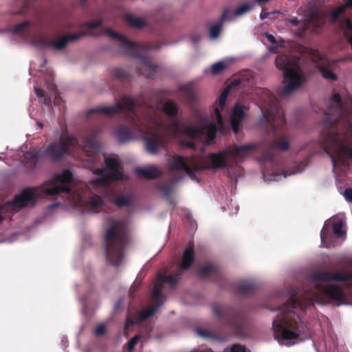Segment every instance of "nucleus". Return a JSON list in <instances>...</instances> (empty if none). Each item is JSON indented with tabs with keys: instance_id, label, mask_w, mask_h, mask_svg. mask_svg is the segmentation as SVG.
I'll return each instance as SVG.
<instances>
[{
	"instance_id": "cd10ccee",
	"label": "nucleus",
	"mask_w": 352,
	"mask_h": 352,
	"mask_svg": "<svg viewBox=\"0 0 352 352\" xmlns=\"http://www.w3.org/2000/svg\"><path fill=\"white\" fill-rule=\"evenodd\" d=\"M222 28L221 23L212 25L209 30L210 37L211 39H216L218 38Z\"/></svg>"
},
{
	"instance_id": "de8ad7c7",
	"label": "nucleus",
	"mask_w": 352,
	"mask_h": 352,
	"mask_svg": "<svg viewBox=\"0 0 352 352\" xmlns=\"http://www.w3.org/2000/svg\"><path fill=\"white\" fill-rule=\"evenodd\" d=\"M146 330L148 331H151V328H150L149 326L146 327Z\"/></svg>"
},
{
	"instance_id": "09e8293b",
	"label": "nucleus",
	"mask_w": 352,
	"mask_h": 352,
	"mask_svg": "<svg viewBox=\"0 0 352 352\" xmlns=\"http://www.w3.org/2000/svg\"><path fill=\"white\" fill-rule=\"evenodd\" d=\"M238 210H239V207H238V206H235V212H234V213H236Z\"/></svg>"
},
{
	"instance_id": "20e7f679",
	"label": "nucleus",
	"mask_w": 352,
	"mask_h": 352,
	"mask_svg": "<svg viewBox=\"0 0 352 352\" xmlns=\"http://www.w3.org/2000/svg\"><path fill=\"white\" fill-rule=\"evenodd\" d=\"M320 144L331 157L333 170L338 173L341 166L352 160V100L347 94H334L329 100Z\"/></svg>"
},
{
	"instance_id": "e433bc0d",
	"label": "nucleus",
	"mask_w": 352,
	"mask_h": 352,
	"mask_svg": "<svg viewBox=\"0 0 352 352\" xmlns=\"http://www.w3.org/2000/svg\"><path fill=\"white\" fill-rule=\"evenodd\" d=\"M197 334L199 336L203 337V338H210V333L201 330V329H198L197 331Z\"/></svg>"
},
{
	"instance_id": "2f4dec72",
	"label": "nucleus",
	"mask_w": 352,
	"mask_h": 352,
	"mask_svg": "<svg viewBox=\"0 0 352 352\" xmlns=\"http://www.w3.org/2000/svg\"><path fill=\"white\" fill-rule=\"evenodd\" d=\"M139 338L140 336H135L129 341V342L127 343V349L129 352H131L133 351L134 346L138 343Z\"/></svg>"
},
{
	"instance_id": "72a5a7b5",
	"label": "nucleus",
	"mask_w": 352,
	"mask_h": 352,
	"mask_svg": "<svg viewBox=\"0 0 352 352\" xmlns=\"http://www.w3.org/2000/svg\"><path fill=\"white\" fill-rule=\"evenodd\" d=\"M105 330V326L103 324H100L96 327L94 334L97 336H100L104 333Z\"/></svg>"
},
{
	"instance_id": "6e6552de",
	"label": "nucleus",
	"mask_w": 352,
	"mask_h": 352,
	"mask_svg": "<svg viewBox=\"0 0 352 352\" xmlns=\"http://www.w3.org/2000/svg\"><path fill=\"white\" fill-rule=\"evenodd\" d=\"M299 58L296 56L278 55L276 60V67L283 74V88L279 93L280 97H285L298 89L305 81V76L300 65Z\"/></svg>"
},
{
	"instance_id": "58836bf2",
	"label": "nucleus",
	"mask_w": 352,
	"mask_h": 352,
	"mask_svg": "<svg viewBox=\"0 0 352 352\" xmlns=\"http://www.w3.org/2000/svg\"><path fill=\"white\" fill-rule=\"evenodd\" d=\"M270 13L267 12L265 10H262V12L260 14V18L261 19H267L269 17Z\"/></svg>"
},
{
	"instance_id": "37998d69",
	"label": "nucleus",
	"mask_w": 352,
	"mask_h": 352,
	"mask_svg": "<svg viewBox=\"0 0 352 352\" xmlns=\"http://www.w3.org/2000/svg\"><path fill=\"white\" fill-rule=\"evenodd\" d=\"M270 159H271V156L269 154H266L264 156V160H270Z\"/></svg>"
},
{
	"instance_id": "0eeeda50",
	"label": "nucleus",
	"mask_w": 352,
	"mask_h": 352,
	"mask_svg": "<svg viewBox=\"0 0 352 352\" xmlns=\"http://www.w3.org/2000/svg\"><path fill=\"white\" fill-rule=\"evenodd\" d=\"M126 220H111L105 234L106 258L110 264L119 266L124 261V249L128 242Z\"/></svg>"
},
{
	"instance_id": "2eb2a0df",
	"label": "nucleus",
	"mask_w": 352,
	"mask_h": 352,
	"mask_svg": "<svg viewBox=\"0 0 352 352\" xmlns=\"http://www.w3.org/2000/svg\"><path fill=\"white\" fill-rule=\"evenodd\" d=\"M321 246L330 248L340 245L343 240L334 237L331 232V221H325L320 232Z\"/></svg>"
},
{
	"instance_id": "b1692460",
	"label": "nucleus",
	"mask_w": 352,
	"mask_h": 352,
	"mask_svg": "<svg viewBox=\"0 0 352 352\" xmlns=\"http://www.w3.org/2000/svg\"><path fill=\"white\" fill-rule=\"evenodd\" d=\"M164 112L170 117H175L178 111L176 104L173 101H166L161 105Z\"/></svg>"
},
{
	"instance_id": "ddd939ff",
	"label": "nucleus",
	"mask_w": 352,
	"mask_h": 352,
	"mask_svg": "<svg viewBox=\"0 0 352 352\" xmlns=\"http://www.w3.org/2000/svg\"><path fill=\"white\" fill-rule=\"evenodd\" d=\"M212 310L214 314L217 317H224L227 320L228 324L231 326L237 333H239L241 324L240 316L238 314L234 312H227L218 305L213 306Z\"/></svg>"
},
{
	"instance_id": "f257e3e1",
	"label": "nucleus",
	"mask_w": 352,
	"mask_h": 352,
	"mask_svg": "<svg viewBox=\"0 0 352 352\" xmlns=\"http://www.w3.org/2000/svg\"><path fill=\"white\" fill-rule=\"evenodd\" d=\"M100 129H93L87 131L81 142L74 135L63 134L58 141L38 151V157H47L57 161L66 155H73L80 150L83 153L82 160L85 167L90 169L98 178L90 182L89 186L80 182L75 184L72 173L64 169L56 173L41 186L23 190L16 195L12 202L0 206V223L3 214L12 208L17 211L23 207L34 206L38 198L64 193L65 204L80 212L98 213L104 209L106 201H112L117 207L129 206L133 201L130 193L116 195L109 187L113 181H124V174L117 155H104L105 168H99L102 155L101 144L98 139Z\"/></svg>"
},
{
	"instance_id": "8fccbe9b",
	"label": "nucleus",
	"mask_w": 352,
	"mask_h": 352,
	"mask_svg": "<svg viewBox=\"0 0 352 352\" xmlns=\"http://www.w3.org/2000/svg\"><path fill=\"white\" fill-rule=\"evenodd\" d=\"M135 283H134L132 286H131V289H135Z\"/></svg>"
},
{
	"instance_id": "f03ea898",
	"label": "nucleus",
	"mask_w": 352,
	"mask_h": 352,
	"mask_svg": "<svg viewBox=\"0 0 352 352\" xmlns=\"http://www.w3.org/2000/svg\"><path fill=\"white\" fill-rule=\"evenodd\" d=\"M228 91L229 87L220 95L218 103L214 107V114L210 116L197 112L192 121L188 124H184L175 118L167 122L162 118L160 110L151 107L136 109L133 100L129 96L122 97L114 105L90 109L89 113H98L111 116L126 111V116L131 127L118 128L114 132L115 137L120 143L142 140L145 142L146 151L155 155L167 144L168 134L175 138L184 135L207 144L212 141L217 131L223 129L221 113L225 108Z\"/></svg>"
},
{
	"instance_id": "a878e982",
	"label": "nucleus",
	"mask_w": 352,
	"mask_h": 352,
	"mask_svg": "<svg viewBox=\"0 0 352 352\" xmlns=\"http://www.w3.org/2000/svg\"><path fill=\"white\" fill-rule=\"evenodd\" d=\"M230 60V59H225L213 64L211 67V72L213 74H217L220 73L221 71L228 67Z\"/></svg>"
},
{
	"instance_id": "aec40b11",
	"label": "nucleus",
	"mask_w": 352,
	"mask_h": 352,
	"mask_svg": "<svg viewBox=\"0 0 352 352\" xmlns=\"http://www.w3.org/2000/svg\"><path fill=\"white\" fill-rule=\"evenodd\" d=\"M326 221H331V232L334 237L345 239V232L343 230V221L341 219H329Z\"/></svg>"
},
{
	"instance_id": "9b49d317",
	"label": "nucleus",
	"mask_w": 352,
	"mask_h": 352,
	"mask_svg": "<svg viewBox=\"0 0 352 352\" xmlns=\"http://www.w3.org/2000/svg\"><path fill=\"white\" fill-rule=\"evenodd\" d=\"M105 34L118 43L123 52L135 57H139V52L148 50L150 47L147 45H139L131 42L111 29L106 30Z\"/></svg>"
},
{
	"instance_id": "c756f323",
	"label": "nucleus",
	"mask_w": 352,
	"mask_h": 352,
	"mask_svg": "<svg viewBox=\"0 0 352 352\" xmlns=\"http://www.w3.org/2000/svg\"><path fill=\"white\" fill-rule=\"evenodd\" d=\"M213 269V265L211 264H206L204 267L199 269V276H203L208 274L210 272H211Z\"/></svg>"
},
{
	"instance_id": "ea45409f",
	"label": "nucleus",
	"mask_w": 352,
	"mask_h": 352,
	"mask_svg": "<svg viewBox=\"0 0 352 352\" xmlns=\"http://www.w3.org/2000/svg\"><path fill=\"white\" fill-rule=\"evenodd\" d=\"M191 40L193 43H196L200 40V36L193 35L191 36Z\"/></svg>"
},
{
	"instance_id": "9d476101",
	"label": "nucleus",
	"mask_w": 352,
	"mask_h": 352,
	"mask_svg": "<svg viewBox=\"0 0 352 352\" xmlns=\"http://www.w3.org/2000/svg\"><path fill=\"white\" fill-rule=\"evenodd\" d=\"M80 36L72 35L62 37H47L43 34L31 36L28 41L38 48H47L53 50H60L65 47L69 41L78 38Z\"/></svg>"
},
{
	"instance_id": "79ce46f5",
	"label": "nucleus",
	"mask_w": 352,
	"mask_h": 352,
	"mask_svg": "<svg viewBox=\"0 0 352 352\" xmlns=\"http://www.w3.org/2000/svg\"><path fill=\"white\" fill-rule=\"evenodd\" d=\"M289 22L293 25H297L298 24V20L296 17H294V18H292L289 20Z\"/></svg>"
},
{
	"instance_id": "7ed1b4c3",
	"label": "nucleus",
	"mask_w": 352,
	"mask_h": 352,
	"mask_svg": "<svg viewBox=\"0 0 352 352\" xmlns=\"http://www.w3.org/2000/svg\"><path fill=\"white\" fill-rule=\"evenodd\" d=\"M311 286L299 290L283 305V344L291 346L298 340L311 338L308 326L302 322V315L314 304L325 305L345 301V291L342 284L352 290V265L340 271L322 270L311 276Z\"/></svg>"
},
{
	"instance_id": "4c0bfd02",
	"label": "nucleus",
	"mask_w": 352,
	"mask_h": 352,
	"mask_svg": "<svg viewBox=\"0 0 352 352\" xmlns=\"http://www.w3.org/2000/svg\"><path fill=\"white\" fill-rule=\"evenodd\" d=\"M265 37L267 38V39L271 43H276V39L274 38V36L272 35V34H265Z\"/></svg>"
},
{
	"instance_id": "a211bd4d",
	"label": "nucleus",
	"mask_w": 352,
	"mask_h": 352,
	"mask_svg": "<svg viewBox=\"0 0 352 352\" xmlns=\"http://www.w3.org/2000/svg\"><path fill=\"white\" fill-rule=\"evenodd\" d=\"M160 71V67L151 63L148 58H143L141 60V74L147 78H153Z\"/></svg>"
},
{
	"instance_id": "7c9ffc66",
	"label": "nucleus",
	"mask_w": 352,
	"mask_h": 352,
	"mask_svg": "<svg viewBox=\"0 0 352 352\" xmlns=\"http://www.w3.org/2000/svg\"><path fill=\"white\" fill-rule=\"evenodd\" d=\"M113 75L116 78L121 79L126 78L127 76V73L125 70L122 69H116L113 72Z\"/></svg>"
},
{
	"instance_id": "c03bdc74",
	"label": "nucleus",
	"mask_w": 352,
	"mask_h": 352,
	"mask_svg": "<svg viewBox=\"0 0 352 352\" xmlns=\"http://www.w3.org/2000/svg\"><path fill=\"white\" fill-rule=\"evenodd\" d=\"M59 205V203H56V204H52L50 206V208H54V207L57 206Z\"/></svg>"
},
{
	"instance_id": "4be33fe9",
	"label": "nucleus",
	"mask_w": 352,
	"mask_h": 352,
	"mask_svg": "<svg viewBox=\"0 0 352 352\" xmlns=\"http://www.w3.org/2000/svg\"><path fill=\"white\" fill-rule=\"evenodd\" d=\"M124 18L129 25L135 28H142L147 23L144 19L134 16L131 14H126Z\"/></svg>"
},
{
	"instance_id": "393cba45",
	"label": "nucleus",
	"mask_w": 352,
	"mask_h": 352,
	"mask_svg": "<svg viewBox=\"0 0 352 352\" xmlns=\"http://www.w3.org/2000/svg\"><path fill=\"white\" fill-rule=\"evenodd\" d=\"M255 283L252 280H241L237 285L239 292L246 294L255 288Z\"/></svg>"
},
{
	"instance_id": "1a4fd4ad",
	"label": "nucleus",
	"mask_w": 352,
	"mask_h": 352,
	"mask_svg": "<svg viewBox=\"0 0 352 352\" xmlns=\"http://www.w3.org/2000/svg\"><path fill=\"white\" fill-rule=\"evenodd\" d=\"M259 107L262 112L261 119L271 126L273 133H278L283 126L285 120L276 98L269 90H261Z\"/></svg>"
},
{
	"instance_id": "dca6fc26",
	"label": "nucleus",
	"mask_w": 352,
	"mask_h": 352,
	"mask_svg": "<svg viewBox=\"0 0 352 352\" xmlns=\"http://www.w3.org/2000/svg\"><path fill=\"white\" fill-rule=\"evenodd\" d=\"M253 8V4L251 3H246L238 6L234 11L229 9H226L223 11L221 15L222 21H232L236 18L241 16L248 12H250Z\"/></svg>"
},
{
	"instance_id": "473e14b6",
	"label": "nucleus",
	"mask_w": 352,
	"mask_h": 352,
	"mask_svg": "<svg viewBox=\"0 0 352 352\" xmlns=\"http://www.w3.org/2000/svg\"><path fill=\"white\" fill-rule=\"evenodd\" d=\"M231 352H248L246 348L241 344H233L230 348Z\"/></svg>"
},
{
	"instance_id": "a18cd8bd",
	"label": "nucleus",
	"mask_w": 352,
	"mask_h": 352,
	"mask_svg": "<svg viewBox=\"0 0 352 352\" xmlns=\"http://www.w3.org/2000/svg\"><path fill=\"white\" fill-rule=\"evenodd\" d=\"M259 3H261L263 2H267L269 0H256Z\"/></svg>"
},
{
	"instance_id": "f3484780",
	"label": "nucleus",
	"mask_w": 352,
	"mask_h": 352,
	"mask_svg": "<svg viewBox=\"0 0 352 352\" xmlns=\"http://www.w3.org/2000/svg\"><path fill=\"white\" fill-rule=\"evenodd\" d=\"M244 116L245 114L243 107L239 103L236 104L232 109L230 116V124L234 133H238L241 123L244 118Z\"/></svg>"
},
{
	"instance_id": "c85d7f7f",
	"label": "nucleus",
	"mask_w": 352,
	"mask_h": 352,
	"mask_svg": "<svg viewBox=\"0 0 352 352\" xmlns=\"http://www.w3.org/2000/svg\"><path fill=\"white\" fill-rule=\"evenodd\" d=\"M338 188L340 193L344 196L347 201L352 202V189L346 188L343 190L342 188L340 187L338 185Z\"/></svg>"
},
{
	"instance_id": "f704fd0d",
	"label": "nucleus",
	"mask_w": 352,
	"mask_h": 352,
	"mask_svg": "<svg viewBox=\"0 0 352 352\" xmlns=\"http://www.w3.org/2000/svg\"><path fill=\"white\" fill-rule=\"evenodd\" d=\"M102 24V21L100 20L96 21H91L85 23V26L88 30H93L99 27Z\"/></svg>"
},
{
	"instance_id": "bb28decb",
	"label": "nucleus",
	"mask_w": 352,
	"mask_h": 352,
	"mask_svg": "<svg viewBox=\"0 0 352 352\" xmlns=\"http://www.w3.org/2000/svg\"><path fill=\"white\" fill-rule=\"evenodd\" d=\"M30 23L28 21H23L16 25L13 28V33L14 34H25L30 28Z\"/></svg>"
},
{
	"instance_id": "c9c22d12",
	"label": "nucleus",
	"mask_w": 352,
	"mask_h": 352,
	"mask_svg": "<svg viewBox=\"0 0 352 352\" xmlns=\"http://www.w3.org/2000/svg\"><path fill=\"white\" fill-rule=\"evenodd\" d=\"M182 90L184 91L190 98H192L194 97L193 92L191 90H188V86L182 87Z\"/></svg>"
},
{
	"instance_id": "49530a36",
	"label": "nucleus",
	"mask_w": 352,
	"mask_h": 352,
	"mask_svg": "<svg viewBox=\"0 0 352 352\" xmlns=\"http://www.w3.org/2000/svg\"><path fill=\"white\" fill-rule=\"evenodd\" d=\"M33 69H34V65H33V63H31V65H30V72H31V71H32Z\"/></svg>"
},
{
	"instance_id": "39448f33",
	"label": "nucleus",
	"mask_w": 352,
	"mask_h": 352,
	"mask_svg": "<svg viewBox=\"0 0 352 352\" xmlns=\"http://www.w3.org/2000/svg\"><path fill=\"white\" fill-rule=\"evenodd\" d=\"M255 148L256 144H254L242 146L234 144L223 152L209 155L207 158L172 156L168 160V167L173 174L178 175L173 178L170 186H164L162 190L166 195H168L170 192L172 186L179 181L183 175H186L191 179H196L195 176L196 171L203 169L230 168L238 166L254 151Z\"/></svg>"
},
{
	"instance_id": "4468645a",
	"label": "nucleus",
	"mask_w": 352,
	"mask_h": 352,
	"mask_svg": "<svg viewBox=\"0 0 352 352\" xmlns=\"http://www.w3.org/2000/svg\"><path fill=\"white\" fill-rule=\"evenodd\" d=\"M306 166V164H305L304 162H301L298 164L295 165L292 170H287L286 171H284L283 173L265 171L263 173V179L267 182H278L281 179L282 177L285 178L287 176L302 173L305 169Z\"/></svg>"
},
{
	"instance_id": "412c9836",
	"label": "nucleus",
	"mask_w": 352,
	"mask_h": 352,
	"mask_svg": "<svg viewBox=\"0 0 352 352\" xmlns=\"http://www.w3.org/2000/svg\"><path fill=\"white\" fill-rule=\"evenodd\" d=\"M135 173L138 176H142L147 179L155 178L160 174V170L155 166L137 168L135 169Z\"/></svg>"
},
{
	"instance_id": "f8f14e48",
	"label": "nucleus",
	"mask_w": 352,
	"mask_h": 352,
	"mask_svg": "<svg viewBox=\"0 0 352 352\" xmlns=\"http://www.w3.org/2000/svg\"><path fill=\"white\" fill-rule=\"evenodd\" d=\"M309 56L314 62L323 61L322 63L318 65L319 71L322 76L331 81L337 80V76L332 72L331 65L335 64L338 60L333 61L331 63L329 60H324L323 55L317 50L311 49L309 51Z\"/></svg>"
},
{
	"instance_id": "5701e85b",
	"label": "nucleus",
	"mask_w": 352,
	"mask_h": 352,
	"mask_svg": "<svg viewBox=\"0 0 352 352\" xmlns=\"http://www.w3.org/2000/svg\"><path fill=\"white\" fill-rule=\"evenodd\" d=\"M289 138L285 135L280 137L277 140L272 143V148L280 151H286L289 148Z\"/></svg>"
},
{
	"instance_id": "6ab92c4d",
	"label": "nucleus",
	"mask_w": 352,
	"mask_h": 352,
	"mask_svg": "<svg viewBox=\"0 0 352 352\" xmlns=\"http://www.w3.org/2000/svg\"><path fill=\"white\" fill-rule=\"evenodd\" d=\"M47 88L49 91V94L47 96V98L44 97V93L42 89H41L38 87H34V91L36 95L39 98H43V102L45 104H47V100H49L50 102L52 101L53 96H55L54 102L56 103V100H57V102H58L59 98L56 96V88L54 83H52L51 81H47L46 82Z\"/></svg>"
},
{
	"instance_id": "a19ab883",
	"label": "nucleus",
	"mask_w": 352,
	"mask_h": 352,
	"mask_svg": "<svg viewBox=\"0 0 352 352\" xmlns=\"http://www.w3.org/2000/svg\"><path fill=\"white\" fill-rule=\"evenodd\" d=\"M182 144L184 146H187V147H189L191 148H195V143L191 142H188V143H185L184 142H182Z\"/></svg>"
},
{
	"instance_id": "423d86ee",
	"label": "nucleus",
	"mask_w": 352,
	"mask_h": 352,
	"mask_svg": "<svg viewBox=\"0 0 352 352\" xmlns=\"http://www.w3.org/2000/svg\"><path fill=\"white\" fill-rule=\"evenodd\" d=\"M194 259V245L192 243H189L183 253L182 261L179 264V270L168 276H166L164 272H160L157 274L156 283L151 294L149 305L146 309L142 310L134 320L127 318L125 324L126 329L134 324L140 325L145 324L146 320L157 311L166 300L164 296V285L167 283L172 287L178 283L181 278V271L189 268Z\"/></svg>"
}]
</instances>
